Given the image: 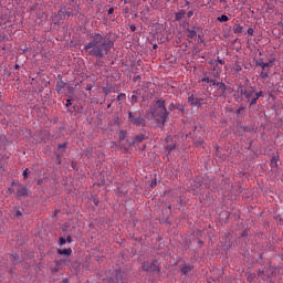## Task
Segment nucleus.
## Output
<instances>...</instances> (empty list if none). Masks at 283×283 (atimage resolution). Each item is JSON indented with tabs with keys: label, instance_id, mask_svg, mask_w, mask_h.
<instances>
[{
	"label": "nucleus",
	"instance_id": "6ab92c4d",
	"mask_svg": "<svg viewBox=\"0 0 283 283\" xmlns=\"http://www.w3.org/2000/svg\"><path fill=\"white\" fill-rule=\"evenodd\" d=\"M125 98H126V95L124 93H120L118 96H117V103L118 105H123V103H125Z\"/></svg>",
	"mask_w": 283,
	"mask_h": 283
},
{
	"label": "nucleus",
	"instance_id": "2f4dec72",
	"mask_svg": "<svg viewBox=\"0 0 283 283\" xmlns=\"http://www.w3.org/2000/svg\"><path fill=\"white\" fill-rule=\"evenodd\" d=\"M147 118L156 119L158 118V113H153V115H148Z\"/></svg>",
	"mask_w": 283,
	"mask_h": 283
},
{
	"label": "nucleus",
	"instance_id": "0eeeda50",
	"mask_svg": "<svg viewBox=\"0 0 283 283\" xmlns=\"http://www.w3.org/2000/svg\"><path fill=\"white\" fill-rule=\"evenodd\" d=\"M142 271L146 273H160V268L154 262L145 261L142 263Z\"/></svg>",
	"mask_w": 283,
	"mask_h": 283
},
{
	"label": "nucleus",
	"instance_id": "c9c22d12",
	"mask_svg": "<svg viewBox=\"0 0 283 283\" xmlns=\"http://www.w3.org/2000/svg\"><path fill=\"white\" fill-rule=\"evenodd\" d=\"M263 92L262 91H260V92H258V93H255V97H256V99H259V98H261V96H263Z\"/></svg>",
	"mask_w": 283,
	"mask_h": 283
},
{
	"label": "nucleus",
	"instance_id": "6e6552de",
	"mask_svg": "<svg viewBox=\"0 0 283 283\" xmlns=\"http://www.w3.org/2000/svg\"><path fill=\"white\" fill-rule=\"evenodd\" d=\"M186 36H188V39H196L198 36V28L193 27L192 29H187Z\"/></svg>",
	"mask_w": 283,
	"mask_h": 283
},
{
	"label": "nucleus",
	"instance_id": "c03bdc74",
	"mask_svg": "<svg viewBox=\"0 0 283 283\" xmlns=\"http://www.w3.org/2000/svg\"><path fill=\"white\" fill-rule=\"evenodd\" d=\"M73 169H76V164L72 163Z\"/></svg>",
	"mask_w": 283,
	"mask_h": 283
},
{
	"label": "nucleus",
	"instance_id": "423d86ee",
	"mask_svg": "<svg viewBox=\"0 0 283 283\" xmlns=\"http://www.w3.org/2000/svg\"><path fill=\"white\" fill-rule=\"evenodd\" d=\"M128 120L136 127H145V125H146L145 118L140 117V114H138L136 112L128 113Z\"/></svg>",
	"mask_w": 283,
	"mask_h": 283
},
{
	"label": "nucleus",
	"instance_id": "e433bc0d",
	"mask_svg": "<svg viewBox=\"0 0 283 283\" xmlns=\"http://www.w3.org/2000/svg\"><path fill=\"white\" fill-rule=\"evenodd\" d=\"M23 216V212L21 210H15V218H21Z\"/></svg>",
	"mask_w": 283,
	"mask_h": 283
},
{
	"label": "nucleus",
	"instance_id": "bb28decb",
	"mask_svg": "<svg viewBox=\"0 0 283 283\" xmlns=\"http://www.w3.org/2000/svg\"><path fill=\"white\" fill-rule=\"evenodd\" d=\"M125 136H127V133L125 130L119 132V138L120 140H125Z\"/></svg>",
	"mask_w": 283,
	"mask_h": 283
},
{
	"label": "nucleus",
	"instance_id": "f704fd0d",
	"mask_svg": "<svg viewBox=\"0 0 283 283\" xmlns=\"http://www.w3.org/2000/svg\"><path fill=\"white\" fill-rule=\"evenodd\" d=\"M254 30H253V28H249L248 29V34H249V36H253V34H254Z\"/></svg>",
	"mask_w": 283,
	"mask_h": 283
},
{
	"label": "nucleus",
	"instance_id": "473e14b6",
	"mask_svg": "<svg viewBox=\"0 0 283 283\" xmlns=\"http://www.w3.org/2000/svg\"><path fill=\"white\" fill-rule=\"evenodd\" d=\"M158 185V181L156 179H154L151 182H150V187L151 189H155V187H157Z\"/></svg>",
	"mask_w": 283,
	"mask_h": 283
},
{
	"label": "nucleus",
	"instance_id": "cd10ccee",
	"mask_svg": "<svg viewBox=\"0 0 283 283\" xmlns=\"http://www.w3.org/2000/svg\"><path fill=\"white\" fill-rule=\"evenodd\" d=\"M260 76L261 78L266 80L269 78V72H261Z\"/></svg>",
	"mask_w": 283,
	"mask_h": 283
},
{
	"label": "nucleus",
	"instance_id": "de8ad7c7",
	"mask_svg": "<svg viewBox=\"0 0 283 283\" xmlns=\"http://www.w3.org/2000/svg\"><path fill=\"white\" fill-rule=\"evenodd\" d=\"M60 12H62L63 14H65V11L61 10Z\"/></svg>",
	"mask_w": 283,
	"mask_h": 283
},
{
	"label": "nucleus",
	"instance_id": "a878e982",
	"mask_svg": "<svg viewBox=\"0 0 283 283\" xmlns=\"http://www.w3.org/2000/svg\"><path fill=\"white\" fill-rule=\"evenodd\" d=\"M66 242H67L66 239L63 238V237H61V238L59 239V244H60V247H64V244H65Z\"/></svg>",
	"mask_w": 283,
	"mask_h": 283
},
{
	"label": "nucleus",
	"instance_id": "f3484780",
	"mask_svg": "<svg viewBox=\"0 0 283 283\" xmlns=\"http://www.w3.org/2000/svg\"><path fill=\"white\" fill-rule=\"evenodd\" d=\"M67 259H60L55 261V266H65L67 264Z\"/></svg>",
	"mask_w": 283,
	"mask_h": 283
},
{
	"label": "nucleus",
	"instance_id": "f03ea898",
	"mask_svg": "<svg viewBox=\"0 0 283 283\" xmlns=\"http://www.w3.org/2000/svg\"><path fill=\"white\" fill-rule=\"evenodd\" d=\"M11 185L15 188V190L10 188L9 191H12L17 198H28V196H30V189H28L23 184L13 181Z\"/></svg>",
	"mask_w": 283,
	"mask_h": 283
},
{
	"label": "nucleus",
	"instance_id": "58836bf2",
	"mask_svg": "<svg viewBox=\"0 0 283 283\" xmlns=\"http://www.w3.org/2000/svg\"><path fill=\"white\" fill-rule=\"evenodd\" d=\"M71 106H72V99H67L66 104H65V107H71Z\"/></svg>",
	"mask_w": 283,
	"mask_h": 283
},
{
	"label": "nucleus",
	"instance_id": "72a5a7b5",
	"mask_svg": "<svg viewBox=\"0 0 283 283\" xmlns=\"http://www.w3.org/2000/svg\"><path fill=\"white\" fill-rule=\"evenodd\" d=\"M235 72H242V66L240 64L234 65Z\"/></svg>",
	"mask_w": 283,
	"mask_h": 283
},
{
	"label": "nucleus",
	"instance_id": "9d476101",
	"mask_svg": "<svg viewBox=\"0 0 283 283\" xmlns=\"http://www.w3.org/2000/svg\"><path fill=\"white\" fill-rule=\"evenodd\" d=\"M269 271H272V269L270 268L269 270H259L258 272V277H260L261 280H269V277H271V274H269Z\"/></svg>",
	"mask_w": 283,
	"mask_h": 283
},
{
	"label": "nucleus",
	"instance_id": "dca6fc26",
	"mask_svg": "<svg viewBox=\"0 0 283 283\" xmlns=\"http://www.w3.org/2000/svg\"><path fill=\"white\" fill-rule=\"evenodd\" d=\"M136 143H143V140H147V135L139 134L135 137Z\"/></svg>",
	"mask_w": 283,
	"mask_h": 283
},
{
	"label": "nucleus",
	"instance_id": "7ed1b4c3",
	"mask_svg": "<svg viewBox=\"0 0 283 283\" xmlns=\"http://www.w3.org/2000/svg\"><path fill=\"white\" fill-rule=\"evenodd\" d=\"M209 65L212 67L211 74L213 78H220V74H222V65H224L222 59L218 57L217 60H211Z\"/></svg>",
	"mask_w": 283,
	"mask_h": 283
},
{
	"label": "nucleus",
	"instance_id": "8fccbe9b",
	"mask_svg": "<svg viewBox=\"0 0 283 283\" xmlns=\"http://www.w3.org/2000/svg\"><path fill=\"white\" fill-rule=\"evenodd\" d=\"M186 6H189V2H186Z\"/></svg>",
	"mask_w": 283,
	"mask_h": 283
},
{
	"label": "nucleus",
	"instance_id": "20e7f679",
	"mask_svg": "<svg viewBox=\"0 0 283 283\" xmlns=\"http://www.w3.org/2000/svg\"><path fill=\"white\" fill-rule=\"evenodd\" d=\"M202 83H210L212 86H218L220 96H224L227 94V84L222 82H217L213 78H210L209 76H205L202 80Z\"/></svg>",
	"mask_w": 283,
	"mask_h": 283
},
{
	"label": "nucleus",
	"instance_id": "393cba45",
	"mask_svg": "<svg viewBox=\"0 0 283 283\" xmlns=\"http://www.w3.org/2000/svg\"><path fill=\"white\" fill-rule=\"evenodd\" d=\"M62 158H63V155L61 153H57L56 154V163H57V165H61Z\"/></svg>",
	"mask_w": 283,
	"mask_h": 283
},
{
	"label": "nucleus",
	"instance_id": "09e8293b",
	"mask_svg": "<svg viewBox=\"0 0 283 283\" xmlns=\"http://www.w3.org/2000/svg\"><path fill=\"white\" fill-rule=\"evenodd\" d=\"M67 17H70V12H66Z\"/></svg>",
	"mask_w": 283,
	"mask_h": 283
},
{
	"label": "nucleus",
	"instance_id": "1a4fd4ad",
	"mask_svg": "<svg viewBox=\"0 0 283 283\" xmlns=\"http://www.w3.org/2000/svg\"><path fill=\"white\" fill-rule=\"evenodd\" d=\"M188 103L190 105H195L196 107H200L202 103V98L195 97L193 95L188 97Z\"/></svg>",
	"mask_w": 283,
	"mask_h": 283
},
{
	"label": "nucleus",
	"instance_id": "412c9836",
	"mask_svg": "<svg viewBox=\"0 0 283 283\" xmlns=\"http://www.w3.org/2000/svg\"><path fill=\"white\" fill-rule=\"evenodd\" d=\"M138 91L136 92H133V95H132V103L134 105V103H138Z\"/></svg>",
	"mask_w": 283,
	"mask_h": 283
},
{
	"label": "nucleus",
	"instance_id": "4c0bfd02",
	"mask_svg": "<svg viewBox=\"0 0 283 283\" xmlns=\"http://www.w3.org/2000/svg\"><path fill=\"white\" fill-rule=\"evenodd\" d=\"M192 17H193V10L188 11L187 18H188V19H191Z\"/></svg>",
	"mask_w": 283,
	"mask_h": 283
},
{
	"label": "nucleus",
	"instance_id": "a18cd8bd",
	"mask_svg": "<svg viewBox=\"0 0 283 283\" xmlns=\"http://www.w3.org/2000/svg\"><path fill=\"white\" fill-rule=\"evenodd\" d=\"M15 70H19V64H15Z\"/></svg>",
	"mask_w": 283,
	"mask_h": 283
},
{
	"label": "nucleus",
	"instance_id": "37998d69",
	"mask_svg": "<svg viewBox=\"0 0 283 283\" xmlns=\"http://www.w3.org/2000/svg\"><path fill=\"white\" fill-rule=\"evenodd\" d=\"M61 283H70L67 279H63Z\"/></svg>",
	"mask_w": 283,
	"mask_h": 283
},
{
	"label": "nucleus",
	"instance_id": "a211bd4d",
	"mask_svg": "<svg viewBox=\"0 0 283 283\" xmlns=\"http://www.w3.org/2000/svg\"><path fill=\"white\" fill-rule=\"evenodd\" d=\"M253 94H255V91H244L243 96L249 101L253 98Z\"/></svg>",
	"mask_w": 283,
	"mask_h": 283
},
{
	"label": "nucleus",
	"instance_id": "f257e3e1",
	"mask_svg": "<svg viewBox=\"0 0 283 283\" xmlns=\"http://www.w3.org/2000/svg\"><path fill=\"white\" fill-rule=\"evenodd\" d=\"M90 39L91 41L84 46V50L88 52L90 56H95V59H103L114 48V41L101 33H91Z\"/></svg>",
	"mask_w": 283,
	"mask_h": 283
},
{
	"label": "nucleus",
	"instance_id": "c85d7f7f",
	"mask_svg": "<svg viewBox=\"0 0 283 283\" xmlns=\"http://www.w3.org/2000/svg\"><path fill=\"white\" fill-rule=\"evenodd\" d=\"M65 147H66V144H59L57 150L59 151H64Z\"/></svg>",
	"mask_w": 283,
	"mask_h": 283
},
{
	"label": "nucleus",
	"instance_id": "b1692460",
	"mask_svg": "<svg viewBox=\"0 0 283 283\" xmlns=\"http://www.w3.org/2000/svg\"><path fill=\"white\" fill-rule=\"evenodd\" d=\"M29 174H30V169L27 168V169L22 172L23 180H28Z\"/></svg>",
	"mask_w": 283,
	"mask_h": 283
},
{
	"label": "nucleus",
	"instance_id": "4468645a",
	"mask_svg": "<svg viewBox=\"0 0 283 283\" xmlns=\"http://www.w3.org/2000/svg\"><path fill=\"white\" fill-rule=\"evenodd\" d=\"M191 271H193V268L191 265H185L181 268V273L184 275H188V273H191Z\"/></svg>",
	"mask_w": 283,
	"mask_h": 283
},
{
	"label": "nucleus",
	"instance_id": "3c124183",
	"mask_svg": "<svg viewBox=\"0 0 283 283\" xmlns=\"http://www.w3.org/2000/svg\"><path fill=\"white\" fill-rule=\"evenodd\" d=\"M87 90H92V87H88Z\"/></svg>",
	"mask_w": 283,
	"mask_h": 283
},
{
	"label": "nucleus",
	"instance_id": "4be33fe9",
	"mask_svg": "<svg viewBox=\"0 0 283 283\" xmlns=\"http://www.w3.org/2000/svg\"><path fill=\"white\" fill-rule=\"evenodd\" d=\"M218 21H220L221 23H227V21H229V17L226 14H222L221 17L218 18Z\"/></svg>",
	"mask_w": 283,
	"mask_h": 283
},
{
	"label": "nucleus",
	"instance_id": "49530a36",
	"mask_svg": "<svg viewBox=\"0 0 283 283\" xmlns=\"http://www.w3.org/2000/svg\"><path fill=\"white\" fill-rule=\"evenodd\" d=\"M109 107H112V104H108V105H107V109H109Z\"/></svg>",
	"mask_w": 283,
	"mask_h": 283
},
{
	"label": "nucleus",
	"instance_id": "2eb2a0df",
	"mask_svg": "<svg viewBox=\"0 0 283 283\" xmlns=\"http://www.w3.org/2000/svg\"><path fill=\"white\" fill-rule=\"evenodd\" d=\"M243 30H244V28H242V25H240V24H237L233 27L234 34H242Z\"/></svg>",
	"mask_w": 283,
	"mask_h": 283
},
{
	"label": "nucleus",
	"instance_id": "a19ab883",
	"mask_svg": "<svg viewBox=\"0 0 283 283\" xmlns=\"http://www.w3.org/2000/svg\"><path fill=\"white\" fill-rule=\"evenodd\" d=\"M130 30H132V32H136V25H135V24H132V25H130Z\"/></svg>",
	"mask_w": 283,
	"mask_h": 283
},
{
	"label": "nucleus",
	"instance_id": "aec40b11",
	"mask_svg": "<svg viewBox=\"0 0 283 283\" xmlns=\"http://www.w3.org/2000/svg\"><path fill=\"white\" fill-rule=\"evenodd\" d=\"M262 70H266V67H271L269 62H258V64Z\"/></svg>",
	"mask_w": 283,
	"mask_h": 283
},
{
	"label": "nucleus",
	"instance_id": "ea45409f",
	"mask_svg": "<svg viewBox=\"0 0 283 283\" xmlns=\"http://www.w3.org/2000/svg\"><path fill=\"white\" fill-rule=\"evenodd\" d=\"M72 241H73V240H72V237L69 235V237L66 238V242H69V244H72Z\"/></svg>",
	"mask_w": 283,
	"mask_h": 283
},
{
	"label": "nucleus",
	"instance_id": "39448f33",
	"mask_svg": "<svg viewBox=\"0 0 283 283\" xmlns=\"http://www.w3.org/2000/svg\"><path fill=\"white\" fill-rule=\"evenodd\" d=\"M158 109H159V119L158 123H161V125H165L167 123V116H169V112H167V108L165 107V101L159 99L156 103Z\"/></svg>",
	"mask_w": 283,
	"mask_h": 283
},
{
	"label": "nucleus",
	"instance_id": "5701e85b",
	"mask_svg": "<svg viewBox=\"0 0 283 283\" xmlns=\"http://www.w3.org/2000/svg\"><path fill=\"white\" fill-rule=\"evenodd\" d=\"M166 149H167V151H174V149H176V144H171V145H168V146H166Z\"/></svg>",
	"mask_w": 283,
	"mask_h": 283
},
{
	"label": "nucleus",
	"instance_id": "7c9ffc66",
	"mask_svg": "<svg viewBox=\"0 0 283 283\" xmlns=\"http://www.w3.org/2000/svg\"><path fill=\"white\" fill-rule=\"evenodd\" d=\"M250 105H258V98L255 96L250 101Z\"/></svg>",
	"mask_w": 283,
	"mask_h": 283
},
{
	"label": "nucleus",
	"instance_id": "c756f323",
	"mask_svg": "<svg viewBox=\"0 0 283 283\" xmlns=\"http://www.w3.org/2000/svg\"><path fill=\"white\" fill-rule=\"evenodd\" d=\"M268 64H270V67H273L275 65V57L270 59Z\"/></svg>",
	"mask_w": 283,
	"mask_h": 283
},
{
	"label": "nucleus",
	"instance_id": "9b49d317",
	"mask_svg": "<svg viewBox=\"0 0 283 283\" xmlns=\"http://www.w3.org/2000/svg\"><path fill=\"white\" fill-rule=\"evenodd\" d=\"M280 161V156H273L272 158H271V163H270V167L272 168V169H277V167H279V165H277V163Z\"/></svg>",
	"mask_w": 283,
	"mask_h": 283
},
{
	"label": "nucleus",
	"instance_id": "79ce46f5",
	"mask_svg": "<svg viewBox=\"0 0 283 283\" xmlns=\"http://www.w3.org/2000/svg\"><path fill=\"white\" fill-rule=\"evenodd\" d=\"M108 14H114V8L108 9Z\"/></svg>",
	"mask_w": 283,
	"mask_h": 283
},
{
	"label": "nucleus",
	"instance_id": "ddd939ff",
	"mask_svg": "<svg viewBox=\"0 0 283 283\" xmlns=\"http://www.w3.org/2000/svg\"><path fill=\"white\" fill-rule=\"evenodd\" d=\"M185 14H187V12L185 10H180L179 12H177L175 14L176 21H180V20L185 19Z\"/></svg>",
	"mask_w": 283,
	"mask_h": 283
},
{
	"label": "nucleus",
	"instance_id": "f8f14e48",
	"mask_svg": "<svg viewBox=\"0 0 283 283\" xmlns=\"http://www.w3.org/2000/svg\"><path fill=\"white\" fill-rule=\"evenodd\" d=\"M57 254L59 255H67V258H70V255H72V250H71V248L64 249V250L59 249Z\"/></svg>",
	"mask_w": 283,
	"mask_h": 283
}]
</instances>
